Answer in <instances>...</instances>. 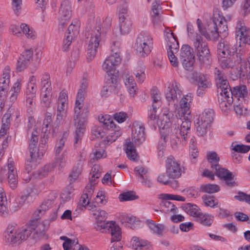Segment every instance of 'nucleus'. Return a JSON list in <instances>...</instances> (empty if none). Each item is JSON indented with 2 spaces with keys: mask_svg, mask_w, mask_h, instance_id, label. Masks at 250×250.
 <instances>
[{
  "mask_svg": "<svg viewBox=\"0 0 250 250\" xmlns=\"http://www.w3.org/2000/svg\"><path fill=\"white\" fill-rule=\"evenodd\" d=\"M51 203L50 200H44L34 213L33 219L26 228L16 229L13 226L8 227L5 232L7 240L13 244L19 245L32 234L31 237L36 241L43 237L45 233V226L42 223H39L38 220L48 209Z\"/></svg>",
  "mask_w": 250,
  "mask_h": 250,
  "instance_id": "obj_1",
  "label": "nucleus"
},
{
  "mask_svg": "<svg viewBox=\"0 0 250 250\" xmlns=\"http://www.w3.org/2000/svg\"><path fill=\"white\" fill-rule=\"evenodd\" d=\"M87 86V80L83 78L78 92L74 108V122L76 128L74 135V145L81 142L85 129L89 111L87 106L83 107V104L84 95L86 93Z\"/></svg>",
  "mask_w": 250,
  "mask_h": 250,
  "instance_id": "obj_2",
  "label": "nucleus"
},
{
  "mask_svg": "<svg viewBox=\"0 0 250 250\" xmlns=\"http://www.w3.org/2000/svg\"><path fill=\"white\" fill-rule=\"evenodd\" d=\"M178 121V119L176 117H174L170 120L169 118H167L166 115L165 119L157 121L158 126L161 135V138L163 139L165 143L169 139L173 148L177 147L181 139L184 141L187 140L185 134L180 131L178 125H176Z\"/></svg>",
  "mask_w": 250,
  "mask_h": 250,
  "instance_id": "obj_3",
  "label": "nucleus"
},
{
  "mask_svg": "<svg viewBox=\"0 0 250 250\" xmlns=\"http://www.w3.org/2000/svg\"><path fill=\"white\" fill-rule=\"evenodd\" d=\"M93 215L96 219L97 230H101L105 229V232L109 233L111 236V242H118L122 239L121 231L120 228L116 225L115 223H104L106 219V213L105 211L97 210L93 213Z\"/></svg>",
  "mask_w": 250,
  "mask_h": 250,
  "instance_id": "obj_4",
  "label": "nucleus"
},
{
  "mask_svg": "<svg viewBox=\"0 0 250 250\" xmlns=\"http://www.w3.org/2000/svg\"><path fill=\"white\" fill-rule=\"evenodd\" d=\"M195 52L201 64L209 66L211 58L208 43L202 36H197L192 41Z\"/></svg>",
  "mask_w": 250,
  "mask_h": 250,
  "instance_id": "obj_5",
  "label": "nucleus"
},
{
  "mask_svg": "<svg viewBox=\"0 0 250 250\" xmlns=\"http://www.w3.org/2000/svg\"><path fill=\"white\" fill-rule=\"evenodd\" d=\"M113 54L105 59L103 64V69L107 73L106 78H110L112 76L116 77L115 75L116 66L118 65L121 62L122 59L119 52H115L114 48H112Z\"/></svg>",
  "mask_w": 250,
  "mask_h": 250,
  "instance_id": "obj_6",
  "label": "nucleus"
},
{
  "mask_svg": "<svg viewBox=\"0 0 250 250\" xmlns=\"http://www.w3.org/2000/svg\"><path fill=\"white\" fill-rule=\"evenodd\" d=\"M180 60L183 67L188 71L193 69V64L195 61L193 50L188 44L182 45L180 52Z\"/></svg>",
  "mask_w": 250,
  "mask_h": 250,
  "instance_id": "obj_7",
  "label": "nucleus"
},
{
  "mask_svg": "<svg viewBox=\"0 0 250 250\" xmlns=\"http://www.w3.org/2000/svg\"><path fill=\"white\" fill-rule=\"evenodd\" d=\"M166 172L169 178H179L182 175V168L180 163L170 156L166 162Z\"/></svg>",
  "mask_w": 250,
  "mask_h": 250,
  "instance_id": "obj_8",
  "label": "nucleus"
},
{
  "mask_svg": "<svg viewBox=\"0 0 250 250\" xmlns=\"http://www.w3.org/2000/svg\"><path fill=\"white\" fill-rule=\"evenodd\" d=\"M101 29L100 26L96 27V30L92 34L87 47V60L91 61L95 57L97 49L99 46L101 40Z\"/></svg>",
  "mask_w": 250,
  "mask_h": 250,
  "instance_id": "obj_9",
  "label": "nucleus"
},
{
  "mask_svg": "<svg viewBox=\"0 0 250 250\" xmlns=\"http://www.w3.org/2000/svg\"><path fill=\"white\" fill-rule=\"evenodd\" d=\"M215 80L217 88V93L222 94L223 90H226V94L231 93V88L227 80L225 73L221 70L215 68L214 70Z\"/></svg>",
  "mask_w": 250,
  "mask_h": 250,
  "instance_id": "obj_10",
  "label": "nucleus"
},
{
  "mask_svg": "<svg viewBox=\"0 0 250 250\" xmlns=\"http://www.w3.org/2000/svg\"><path fill=\"white\" fill-rule=\"evenodd\" d=\"M181 95L182 91L180 89V84L176 82L172 83L171 87H168L166 93V98L169 105L171 104L174 106Z\"/></svg>",
  "mask_w": 250,
  "mask_h": 250,
  "instance_id": "obj_11",
  "label": "nucleus"
},
{
  "mask_svg": "<svg viewBox=\"0 0 250 250\" xmlns=\"http://www.w3.org/2000/svg\"><path fill=\"white\" fill-rule=\"evenodd\" d=\"M209 30L215 37L218 36L220 33H226L228 30L227 21L224 17L220 18V20L214 19L208 24Z\"/></svg>",
  "mask_w": 250,
  "mask_h": 250,
  "instance_id": "obj_12",
  "label": "nucleus"
},
{
  "mask_svg": "<svg viewBox=\"0 0 250 250\" xmlns=\"http://www.w3.org/2000/svg\"><path fill=\"white\" fill-rule=\"evenodd\" d=\"M145 128L142 124L134 122L132 127V139L136 146H139L145 140Z\"/></svg>",
  "mask_w": 250,
  "mask_h": 250,
  "instance_id": "obj_13",
  "label": "nucleus"
},
{
  "mask_svg": "<svg viewBox=\"0 0 250 250\" xmlns=\"http://www.w3.org/2000/svg\"><path fill=\"white\" fill-rule=\"evenodd\" d=\"M33 193L34 196H37L39 194L38 190L35 189V186L33 185L28 187L26 190V193L18 197L16 199V202L13 203L10 207V209L13 211H16L20 208L25 203V201L29 196H32Z\"/></svg>",
  "mask_w": 250,
  "mask_h": 250,
  "instance_id": "obj_14",
  "label": "nucleus"
},
{
  "mask_svg": "<svg viewBox=\"0 0 250 250\" xmlns=\"http://www.w3.org/2000/svg\"><path fill=\"white\" fill-rule=\"evenodd\" d=\"M70 2L69 0H63L59 11L60 26L63 28L70 19L71 13Z\"/></svg>",
  "mask_w": 250,
  "mask_h": 250,
  "instance_id": "obj_15",
  "label": "nucleus"
},
{
  "mask_svg": "<svg viewBox=\"0 0 250 250\" xmlns=\"http://www.w3.org/2000/svg\"><path fill=\"white\" fill-rule=\"evenodd\" d=\"M236 35L244 43L250 45V29L247 28L242 21H238L236 25Z\"/></svg>",
  "mask_w": 250,
  "mask_h": 250,
  "instance_id": "obj_16",
  "label": "nucleus"
},
{
  "mask_svg": "<svg viewBox=\"0 0 250 250\" xmlns=\"http://www.w3.org/2000/svg\"><path fill=\"white\" fill-rule=\"evenodd\" d=\"M165 33L166 40L168 46L167 54H170V52L177 53L179 47L177 38L169 28L166 30Z\"/></svg>",
  "mask_w": 250,
  "mask_h": 250,
  "instance_id": "obj_17",
  "label": "nucleus"
},
{
  "mask_svg": "<svg viewBox=\"0 0 250 250\" xmlns=\"http://www.w3.org/2000/svg\"><path fill=\"white\" fill-rule=\"evenodd\" d=\"M33 54V50L32 49L25 50L22 52L17 62V71L21 72L27 67L32 58Z\"/></svg>",
  "mask_w": 250,
  "mask_h": 250,
  "instance_id": "obj_18",
  "label": "nucleus"
},
{
  "mask_svg": "<svg viewBox=\"0 0 250 250\" xmlns=\"http://www.w3.org/2000/svg\"><path fill=\"white\" fill-rule=\"evenodd\" d=\"M236 52V47L226 41L220 42L217 45V53L220 57L229 56Z\"/></svg>",
  "mask_w": 250,
  "mask_h": 250,
  "instance_id": "obj_19",
  "label": "nucleus"
},
{
  "mask_svg": "<svg viewBox=\"0 0 250 250\" xmlns=\"http://www.w3.org/2000/svg\"><path fill=\"white\" fill-rule=\"evenodd\" d=\"M238 69H236L240 79L247 77L248 82L250 83V63L244 56L240 62Z\"/></svg>",
  "mask_w": 250,
  "mask_h": 250,
  "instance_id": "obj_20",
  "label": "nucleus"
},
{
  "mask_svg": "<svg viewBox=\"0 0 250 250\" xmlns=\"http://www.w3.org/2000/svg\"><path fill=\"white\" fill-rule=\"evenodd\" d=\"M106 81L102 91L101 95L102 97H107L110 93L115 90L116 87V77L112 76V78H106Z\"/></svg>",
  "mask_w": 250,
  "mask_h": 250,
  "instance_id": "obj_21",
  "label": "nucleus"
},
{
  "mask_svg": "<svg viewBox=\"0 0 250 250\" xmlns=\"http://www.w3.org/2000/svg\"><path fill=\"white\" fill-rule=\"evenodd\" d=\"M218 95L220 107L222 110L224 108H227L228 105H230L233 101H235V99L232 96L231 91L230 94H228V93L226 94V90H223L222 94L218 93Z\"/></svg>",
  "mask_w": 250,
  "mask_h": 250,
  "instance_id": "obj_22",
  "label": "nucleus"
},
{
  "mask_svg": "<svg viewBox=\"0 0 250 250\" xmlns=\"http://www.w3.org/2000/svg\"><path fill=\"white\" fill-rule=\"evenodd\" d=\"M108 129L110 130V132L106 137V139L104 141L105 145H109L112 142H115L122 134L120 127L116 125L113 126V128H109Z\"/></svg>",
  "mask_w": 250,
  "mask_h": 250,
  "instance_id": "obj_23",
  "label": "nucleus"
},
{
  "mask_svg": "<svg viewBox=\"0 0 250 250\" xmlns=\"http://www.w3.org/2000/svg\"><path fill=\"white\" fill-rule=\"evenodd\" d=\"M153 43L150 42L141 43L136 42L134 47L140 56H146L151 52L153 48Z\"/></svg>",
  "mask_w": 250,
  "mask_h": 250,
  "instance_id": "obj_24",
  "label": "nucleus"
},
{
  "mask_svg": "<svg viewBox=\"0 0 250 250\" xmlns=\"http://www.w3.org/2000/svg\"><path fill=\"white\" fill-rule=\"evenodd\" d=\"M10 68L6 66L3 71L2 77L0 78V85L1 91H6L9 87L10 77Z\"/></svg>",
  "mask_w": 250,
  "mask_h": 250,
  "instance_id": "obj_25",
  "label": "nucleus"
},
{
  "mask_svg": "<svg viewBox=\"0 0 250 250\" xmlns=\"http://www.w3.org/2000/svg\"><path fill=\"white\" fill-rule=\"evenodd\" d=\"M195 125L198 135L203 137H204L207 134L208 130L210 126V124L203 121L198 118L195 121Z\"/></svg>",
  "mask_w": 250,
  "mask_h": 250,
  "instance_id": "obj_26",
  "label": "nucleus"
},
{
  "mask_svg": "<svg viewBox=\"0 0 250 250\" xmlns=\"http://www.w3.org/2000/svg\"><path fill=\"white\" fill-rule=\"evenodd\" d=\"M231 91L232 97L238 101H240V98L244 99L248 95L247 88L244 85L234 87L232 90L231 89Z\"/></svg>",
  "mask_w": 250,
  "mask_h": 250,
  "instance_id": "obj_27",
  "label": "nucleus"
},
{
  "mask_svg": "<svg viewBox=\"0 0 250 250\" xmlns=\"http://www.w3.org/2000/svg\"><path fill=\"white\" fill-rule=\"evenodd\" d=\"M7 201L6 194L2 188H0V216H6L8 214Z\"/></svg>",
  "mask_w": 250,
  "mask_h": 250,
  "instance_id": "obj_28",
  "label": "nucleus"
},
{
  "mask_svg": "<svg viewBox=\"0 0 250 250\" xmlns=\"http://www.w3.org/2000/svg\"><path fill=\"white\" fill-rule=\"evenodd\" d=\"M160 198L162 200L160 205L164 212L167 213L169 212L176 213L177 212V208L171 202L168 201L169 199H164V198H161V197Z\"/></svg>",
  "mask_w": 250,
  "mask_h": 250,
  "instance_id": "obj_29",
  "label": "nucleus"
},
{
  "mask_svg": "<svg viewBox=\"0 0 250 250\" xmlns=\"http://www.w3.org/2000/svg\"><path fill=\"white\" fill-rule=\"evenodd\" d=\"M182 208L190 216L195 218L201 212L200 208L195 204L187 203L182 206Z\"/></svg>",
  "mask_w": 250,
  "mask_h": 250,
  "instance_id": "obj_30",
  "label": "nucleus"
},
{
  "mask_svg": "<svg viewBox=\"0 0 250 250\" xmlns=\"http://www.w3.org/2000/svg\"><path fill=\"white\" fill-rule=\"evenodd\" d=\"M125 150L128 158L132 161H136L138 160L137 154L133 142L128 140H126L125 144Z\"/></svg>",
  "mask_w": 250,
  "mask_h": 250,
  "instance_id": "obj_31",
  "label": "nucleus"
},
{
  "mask_svg": "<svg viewBox=\"0 0 250 250\" xmlns=\"http://www.w3.org/2000/svg\"><path fill=\"white\" fill-rule=\"evenodd\" d=\"M195 221L204 226L209 227L213 223V217L208 214L201 212L195 218Z\"/></svg>",
  "mask_w": 250,
  "mask_h": 250,
  "instance_id": "obj_32",
  "label": "nucleus"
},
{
  "mask_svg": "<svg viewBox=\"0 0 250 250\" xmlns=\"http://www.w3.org/2000/svg\"><path fill=\"white\" fill-rule=\"evenodd\" d=\"M146 223L154 233H156L159 236H162L163 235V231L165 229V226L164 225L156 224L152 220H147L146 221Z\"/></svg>",
  "mask_w": 250,
  "mask_h": 250,
  "instance_id": "obj_33",
  "label": "nucleus"
},
{
  "mask_svg": "<svg viewBox=\"0 0 250 250\" xmlns=\"http://www.w3.org/2000/svg\"><path fill=\"white\" fill-rule=\"evenodd\" d=\"M132 247L136 250H146L148 249V242L137 237H133L131 240Z\"/></svg>",
  "mask_w": 250,
  "mask_h": 250,
  "instance_id": "obj_34",
  "label": "nucleus"
},
{
  "mask_svg": "<svg viewBox=\"0 0 250 250\" xmlns=\"http://www.w3.org/2000/svg\"><path fill=\"white\" fill-rule=\"evenodd\" d=\"M207 158L210 165L211 168L213 170L219 166L220 158L215 152H209L207 153Z\"/></svg>",
  "mask_w": 250,
  "mask_h": 250,
  "instance_id": "obj_35",
  "label": "nucleus"
},
{
  "mask_svg": "<svg viewBox=\"0 0 250 250\" xmlns=\"http://www.w3.org/2000/svg\"><path fill=\"white\" fill-rule=\"evenodd\" d=\"M21 82L18 80L14 83L10 91L11 92V95L10 97V100L11 102L14 103L17 100L18 96L21 91Z\"/></svg>",
  "mask_w": 250,
  "mask_h": 250,
  "instance_id": "obj_36",
  "label": "nucleus"
},
{
  "mask_svg": "<svg viewBox=\"0 0 250 250\" xmlns=\"http://www.w3.org/2000/svg\"><path fill=\"white\" fill-rule=\"evenodd\" d=\"M190 119L191 118H183V119L181 118L180 119H178V121L177 122L178 123L179 121H180V123L182 122L179 130L183 134H185V136H186L187 138L188 131L189 130L190 128Z\"/></svg>",
  "mask_w": 250,
  "mask_h": 250,
  "instance_id": "obj_37",
  "label": "nucleus"
},
{
  "mask_svg": "<svg viewBox=\"0 0 250 250\" xmlns=\"http://www.w3.org/2000/svg\"><path fill=\"white\" fill-rule=\"evenodd\" d=\"M67 152L64 150L61 155L56 156L55 158V164L56 166L59 167V170L63 168L66 164L67 160Z\"/></svg>",
  "mask_w": 250,
  "mask_h": 250,
  "instance_id": "obj_38",
  "label": "nucleus"
},
{
  "mask_svg": "<svg viewBox=\"0 0 250 250\" xmlns=\"http://www.w3.org/2000/svg\"><path fill=\"white\" fill-rule=\"evenodd\" d=\"M208 77L203 74H200L196 77L197 85L199 87L208 88L209 86Z\"/></svg>",
  "mask_w": 250,
  "mask_h": 250,
  "instance_id": "obj_39",
  "label": "nucleus"
},
{
  "mask_svg": "<svg viewBox=\"0 0 250 250\" xmlns=\"http://www.w3.org/2000/svg\"><path fill=\"white\" fill-rule=\"evenodd\" d=\"M229 56L230 59L229 64L231 66V68H235L236 69H238V66H239L243 56L236 52Z\"/></svg>",
  "mask_w": 250,
  "mask_h": 250,
  "instance_id": "obj_40",
  "label": "nucleus"
},
{
  "mask_svg": "<svg viewBox=\"0 0 250 250\" xmlns=\"http://www.w3.org/2000/svg\"><path fill=\"white\" fill-rule=\"evenodd\" d=\"M150 95L152 99V104H155L157 107H159L161 106V102L160 94L158 89L156 87H153L151 89Z\"/></svg>",
  "mask_w": 250,
  "mask_h": 250,
  "instance_id": "obj_41",
  "label": "nucleus"
},
{
  "mask_svg": "<svg viewBox=\"0 0 250 250\" xmlns=\"http://www.w3.org/2000/svg\"><path fill=\"white\" fill-rule=\"evenodd\" d=\"M214 111L211 109H206L198 119L211 124L213 120Z\"/></svg>",
  "mask_w": 250,
  "mask_h": 250,
  "instance_id": "obj_42",
  "label": "nucleus"
},
{
  "mask_svg": "<svg viewBox=\"0 0 250 250\" xmlns=\"http://www.w3.org/2000/svg\"><path fill=\"white\" fill-rule=\"evenodd\" d=\"M83 169V164L81 161L78 163L77 166L74 167L71 173L69 175L71 182L75 181L80 176Z\"/></svg>",
  "mask_w": 250,
  "mask_h": 250,
  "instance_id": "obj_43",
  "label": "nucleus"
},
{
  "mask_svg": "<svg viewBox=\"0 0 250 250\" xmlns=\"http://www.w3.org/2000/svg\"><path fill=\"white\" fill-rule=\"evenodd\" d=\"M49 75L47 73H45L42 75L41 80L42 90L43 91L45 89V91H48V93H50L52 91L51 82L49 81Z\"/></svg>",
  "mask_w": 250,
  "mask_h": 250,
  "instance_id": "obj_44",
  "label": "nucleus"
},
{
  "mask_svg": "<svg viewBox=\"0 0 250 250\" xmlns=\"http://www.w3.org/2000/svg\"><path fill=\"white\" fill-rule=\"evenodd\" d=\"M8 182L10 188L15 189L18 184V175L17 171L12 170L8 171Z\"/></svg>",
  "mask_w": 250,
  "mask_h": 250,
  "instance_id": "obj_45",
  "label": "nucleus"
},
{
  "mask_svg": "<svg viewBox=\"0 0 250 250\" xmlns=\"http://www.w3.org/2000/svg\"><path fill=\"white\" fill-rule=\"evenodd\" d=\"M134 171L136 173V175H138V176L140 177L142 180L141 182L145 185H148V187H150L149 181L147 180V179H145L144 175L147 172L146 169L144 167H136L134 169Z\"/></svg>",
  "mask_w": 250,
  "mask_h": 250,
  "instance_id": "obj_46",
  "label": "nucleus"
},
{
  "mask_svg": "<svg viewBox=\"0 0 250 250\" xmlns=\"http://www.w3.org/2000/svg\"><path fill=\"white\" fill-rule=\"evenodd\" d=\"M139 197L133 191H128L120 194L119 197L120 201H132L138 199Z\"/></svg>",
  "mask_w": 250,
  "mask_h": 250,
  "instance_id": "obj_47",
  "label": "nucleus"
},
{
  "mask_svg": "<svg viewBox=\"0 0 250 250\" xmlns=\"http://www.w3.org/2000/svg\"><path fill=\"white\" fill-rule=\"evenodd\" d=\"M200 190L204 192L213 193L219 191L220 187L218 185L215 184L203 185L201 186Z\"/></svg>",
  "mask_w": 250,
  "mask_h": 250,
  "instance_id": "obj_48",
  "label": "nucleus"
},
{
  "mask_svg": "<svg viewBox=\"0 0 250 250\" xmlns=\"http://www.w3.org/2000/svg\"><path fill=\"white\" fill-rule=\"evenodd\" d=\"M152 109H151L149 110V115L148 116V119H149V123L150 125H152L155 128H156V126L155 125V123H156V124H157V121L158 120H161L163 121V120L160 119H157V117L156 115V112L157 108H159V107H157L155 104H152Z\"/></svg>",
  "mask_w": 250,
  "mask_h": 250,
  "instance_id": "obj_49",
  "label": "nucleus"
},
{
  "mask_svg": "<svg viewBox=\"0 0 250 250\" xmlns=\"http://www.w3.org/2000/svg\"><path fill=\"white\" fill-rule=\"evenodd\" d=\"M145 71V68L144 66H139L135 70L134 74L138 83H142L145 81L146 79Z\"/></svg>",
  "mask_w": 250,
  "mask_h": 250,
  "instance_id": "obj_50",
  "label": "nucleus"
},
{
  "mask_svg": "<svg viewBox=\"0 0 250 250\" xmlns=\"http://www.w3.org/2000/svg\"><path fill=\"white\" fill-rule=\"evenodd\" d=\"M68 133L67 132L63 133L62 138L59 142L57 143L55 148V155L57 156L62 151L64 146L65 142L67 139Z\"/></svg>",
  "mask_w": 250,
  "mask_h": 250,
  "instance_id": "obj_51",
  "label": "nucleus"
},
{
  "mask_svg": "<svg viewBox=\"0 0 250 250\" xmlns=\"http://www.w3.org/2000/svg\"><path fill=\"white\" fill-rule=\"evenodd\" d=\"M121 33L122 34H126L129 32L131 29L132 22L131 21L126 20L119 22Z\"/></svg>",
  "mask_w": 250,
  "mask_h": 250,
  "instance_id": "obj_52",
  "label": "nucleus"
},
{
  "mask_svg": "<svg viewBox=\"0 0 250 250\" xmlns=\"http://www.w3.org/2000/svg\"><path fill=\"white\" fill-rule=\"evenodd\" d=\"M136 42L141 43H153V38L146 32H142L138 36Z\"/></svg>",
  "mask_w": 250,
  "mask_h": 250,
  "instance_id": "obj_53",
  "label": "nucleus"
},
{
  "mask_svg": "<svg viewBox=\"0 0 250 250\" xmlns=\"http://www.w3.org/2000/svg\"><path fill=\"white\" fill-rule=\"evenodd\" d=\"M21 28L24 34L28 38L34 39L35 38L34 32L27 24L21 23Z\"/></svg>",
  "mask_w": 250,
  "mask_h": 250,
  "instance_id": "obj_54",
  "label": "nucleus"
},
{
  "mask_svg": "<svg viewBox=\"0 0 250 250\" xmlns=\"http://www.w3.org/2000/svg\"><path fill=\"white\" fill-rule=\"evenodd\" d=\"M91 134L93 137V139L103 138L105 134L104 131H103L102 127L95 126L91 130Z\"/></svg>",
  "mask_w": 250,
  "mask_h": 250,
  "instance_id": "obj_55",
  "label": "nucleus"
},
{
  "mask_svg": "<svg viewBox=\"0 0 250 250\" xmlns=\"http://www.w3.org/2000/svg\"><path fill=\"white\" fill-rule=\"evenodd\" d=\"M79 27L80 23L78 20L76 21V24H73V23L72 22L68 28L67 35H72V37L75 36L79 32Z\"/></svg>",
  "mask_w": 250,
  "mask_h": 250,
  "instance_id": "obj_56",
  "label": "nucleus"
},
{
  "mask_svg": "<svg viewBox=\"0 0 250 250\" xmlns=\"http://www.w3.org/2000/svg\"><path fill=\"white\" fill-rule=\"evenodd\" d=\"M234 198L240 202H245L250 205V194L239 191L238 195L234 196Z\"/></svg>",
  "mask_w": 250,
  "mask_h": 250,
  "instance_id": "obj_57",
  "label": "nucleus"
},
{
  "mask_svg": "<svg viewBox=\"0 0 250 250\" xmlns=\"http://www.w3.org/2000/svg\"><path fill=\"white\" fill-rule=\"evenodd\" d=\"M45 153L44 149L38 148L37 150L30 152L31 160L30 162L34 161L37 159H41Z\"/></svg>",
  "mask_w": 250,
  "mask_h": 250,
  "instance_id": "obj_58",
  "label": "nucleus"
},
{
  "mask_svg": "<svg viewBox=\"0 0 250 250\" xmlns=\"http://www.w3.org/2000/svg\"><path fill=\"white\" fill-rule=\"evenodd\" d=\"M202 200L204 204L207 206L214 207L217 204V202H215L214 197L210 195H205L202 197Z\"/></svg>",
  "mask_w": 250,
  "mask_h": 250,
  "instance_id": "obj_59",
  "label": "nucleus"
},
{
  "mask_svg": "<svg viewBox=\"0 0 250 250\" xmlns=\"http://www.w3.org/2000/svg\"><path fill=\"white\" fill-rule=\"evenodd\" d=\"M161 198H164L166 199L173 200L178 201L184 202L186 201V198L178 195L170 194H161L160 195Z\"/></svg>",
  "mask_w": 250,
  "mask_h": 250,
  "instance_id": "obj_60",
  "label": "nucleus"
},
{
  "mask_svg": "<svg viewBox=\"0 0 250 250\" xmlns=\"http://www.w3.org/2000/svg\"><path fill=\"white\" fill-rule=\"evenodd\" d=\"M213 170H215L216 175L221 179L225 178L229 173H231L228 169L221 167L220 165L216 167V169H214Z\"/></svg>",
  "mask_w": 250,
  "mask_h": 250,
  "instance_id": "obj_61",
  "label": "nucleus"
},
{
  "mask_svg": "<svg viewBox=\"0 0 250 250\" xmlns=\"http://www.w3.org/2000/svg\"><path fill=\"white\" fill-rule=\"evenodd\" d=\"M114 119L119 123L124 122L128 118L127 114L124 112L115 113L113 115Z\"/></svg>",
  "mask_w": 250,
  "mask_h": 250,
  "instance_id": "obj_62",
  "label": "nucleus"
},
{
  "mask_svg": "<svg viewBox=\"0 0 250 250\" xmlns=\"http://www.w3.org/2000/svg\"><path fill=\"white\" fill-rule=\"evenodd\" d=\"M190 107L185 106V107H180L179 111V116L183 118H191Z\"/></svg>",
  "mask_w": 250,
  "mask_h": 250,
  "instance_id": "obj_63",
  "label": "nucleus"
},
{
  "mask_svg": "<svg viewBox=\"0 0 250 250\" xmlns=\"http://www.w3.org/2000/svg\"><path fill=\"white\" fill-rule=\"evenodd\" d=\"M234 151L238 153H245L250 150V146L244 145H236L233 148Z\"/></svg>",
  "mask_w": 250,
  "mask_h": 250,
  "instance_id": "obj_64",
  "label": "nucleus"
}]
</instances>
